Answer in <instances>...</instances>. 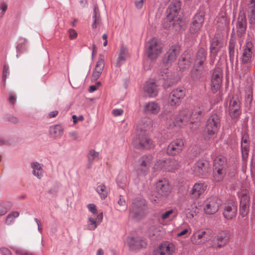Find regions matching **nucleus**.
Listing matches in <instances>:
<instances>
[{
	"mask_svg": "<svg viewBox=\"0 0 255 255\" xmlns=\"http://www.w3.org/2000/svg\"><path fill=\"white\" fill-rule=\"evenodd\" d=\"M180 8L181 3L179 1L176 0L169 5L166 10V17L163 22L165 28H172L178 31L184 29V22L179 14Z\"/></svg>",
	"mask_w": 255,
	"mask_h": 255,
	"instance_id": "f257e3e1",
	"label": "nucleus"
},
{
	"mask_svg": "<svg viewBox=\"0 0 255 255\" xmlns=\"http://www.w3.org/2000/svg\"><path fill=\"white\" fill-rule=\"evenodd\" d=\"M186 91L184 88H178L172 91L169 94L167 103L168 104L172 107L168 111L167 109H165L163 112L159 115L161 118L164 120H172L174 115V107L179 106L181 103V100L185 96Z\"/></svg>",
	"mask_w": 255,
	"mask_h": 255,
	"instance_id": "f03ea898",
	"label": "nucleus"
},
{
	"mask_svg": "<svg viewBox=\"0 0 255 255\" xmlns=\"http://www.w3.org/2000/svg\"><path fill=\"white\" fill-rule=\"evenodd\" d=\"M147 209V204L144 199L135 198L132 201L129 209V216L135 220H140L146 215Z\"/></svg>",
	"mask_w": 255,
	"mask_h": 255,
	"instance_id": "7ed1b4c3",
	"label": "nucleus"
},
{
	"mask_svg": "<svg viewBox=\"0 0 255 255\" xmlns=\"http://www.w3.org/2000/svg\"><path fill=\"white\" fill-rule=\"evenodd\" d=\"M220 127V118L217 114H213L209 117L204 130V138L210 140L214 138Z\"/></svg>",
	"mask_w": 255,
	"mask_h": 255,
	"instance_id": "20e7f679",
	"label": "nucleus"
},
{
	"mask_svg": "<svg viewBox=\"0 0 255 255\" xmlns=\"http://www.w3.org/2000/svg\"><path fill=\"white\" fill-rule=\"evenodd\" d=\"M147 57L151 60H156L161 54L163 47L159 40L152 38L145 45Z\"/></svg>",
	"mask_w": 255,
	"mask_h": 255,
	"instance_id": "39448f33",
	"label": "nucleus"
},
{
	"mask_svg": "<svg viewBox=\"0 0 255 255\" xmlns=\"http://www.w3.org/2000/svg\"><path fill=\"white\" fill-rule=\"evenodd\" d=\"M205 10L203 7H200L194 14L190 24L189 31L190 34L197 35L203 26L205 20Z\"/></svg>",
	"mask_w": 255,
	"mask_h": 255,
	"instance_id": "423d86ee",
	"label": "nucleus"
},
{
	"mask_svg": "<svg viewBox=\"0 0 255 255\" xmlns=\"http://www.w3.org/2000/svg\"><path fill=\"white\" fill-rule=\"evenodd\" d=\"M179 163L175 158L157 159L153 167L155 170H162L165 171L173 172L178 167Z\"/></svg>",
	"mask_w": 255,
	"mask_h": 255,
	"instance_id": "0eeeda50",
	"label": "nucleus"
},
{
	"mask_svg": "<svg viewBox=\"0 0 255 255\" xmlns=\"http://www.w3.org/2000/svg\"><path fill=\"white\" fill-rule=\"evenodd\" d=\"M180 48L177 44H174L169 47L168 50L163 57V64L167 66L174 62L179 55Z\"/></svg>",
	"mask_w": 255,
	"mask_h": 255,
	"instance_id": "6e6552de",
	"label": "nucleus"
},
{
	"mask_svg": "<svg viewBox=\"0 0 255 255\" xmlns=\"http://www.w3.org/2000/svg\"><path fill=\"white\" fill-rule=\"evenodd\" d=\"M175 251V246L172 243L165 241L154 250L153 255H173Z\"/></svg>",
	"mask_w": 255,
	"mask_h": 255,
	"instance_id": "1a4fd4ad",
	"label": "nucleus"
},
{
	"mask_svg": "<svg viewBox=\"0 0 255 255\" xmlns=\"http://www.w3.org/2000/svg\"><path fill=\"white\" fill-rule=\"evenodd\" d=\"M253 56V44L251 41H247L244 46L243 52L241 58L242 65L247 70L250 68V64Z\"/></svg>",
	"mask_w": 255,
	"mask_h": 255,
	"instance_id": "9d476101",
	"label": "nucleus"
},
{
	"mask_svg": "<svg viewBox=\"0 0 255 255\" xmlns=\"http://www.w3.org/2000/svg\"><path fill=\"white\" fill-rule=\"evenodd\" d=\"M135 147L139 149H150L154 147L152 141L147 136V134L135 135L132 140Z\"/></svg>",
	"mask_w": 255,
	"mask_h": 255,
	"instance_id": "9b49d317",
	"label": "nucleus"
},
{
	"mask_svg": "<svg viewBox=\"0 0 255 255\" xmlns=\"http://www.w3.org/2000/svg\"><path fill=\"white\" fill-rule=\"evenodd\" d=\"M221 205L222 201L218 198L210 197L205 202L204 211L207 214H214L218 211Z\"/></svg>",
	"mask_w": 255,
	"mask_h": 255,
	"instance_id": "f8f14e48",
	"label": "nucleus"
},
{
	"mask_svg": "<svg viewBox=\"0 0 255 255\" xmlns=\"http://www.w3.org/2000/svg\"><path fill=\"white\" fill-rule=\"evenodd\" d=\"M152 160L153 157L151 155L143 156L138 159L137 172L139 175H145L147 174Z\"/></svg>",
	"mask_w": 255,
	"mask_h": 255,
	"instance_id": "ddd939ff",
	"label": "nucleus"
},
{
	"mask_svg": "<svg viewBox=\"0 0 255 255\" xmlns=\"http://www.w3.org/2000/svg\"><path fill=\"white\" fill-rule=\"evenodd\" d=\"M210 239L209 233L201 229L194 233L190 238V241L194 245H203Z\"/></svg>",
	"mask_w": 255,
	"mask_h": 255,
	"instance_id": "4468645a",
	"label": "nucleus"
},
{
	"mask_svg": "<svg viewBox=\"0 0 255 255\" xmlns=\"http://www.w3.org/2000/svg\"><path fill=\"white\" fill-rule=\"evenodd\" d=\"M223 73L219 68H216L211 79V90L213 93H217L220 89L222 82Z\"/></svg>",
	"mask_w": 255,
	"mask_h": 255,
	"instance_id": "2eb2a0df",
	"label": "nucleus"
},
{
	"mask_svg": "<svg viewBox=\"0 0 255 255\" xmlns=\"http://www.w3.org/2000/svg\"><path fill=\"white\" fill-rule=\"evenodd\" d=\"M152 127V122L150 119L146 117L142 119L136 125L135 135L147 134Z\"/></svg>",
	"mask_w": 255,
	"mask_h": 255,
	"instance_id": "dca6fc26",
	"label": "nucleus"
},
{
	"mask_svg": "<svg viewBox=\"0 0 255 255\" xmlns=\"http://www.w3.org/2000/svg\"><path fill=\"white\" fill-rule=\"evenodd\" d=\"M127 244L131 251L139 250L145 248L147 245L145 240L139 237L127 238Z\"/></svg>",
	"mask_w": 255,
	"mask_h": 255,
	"instance_id": "f3484780",
	"label": "nucleus"
},
{
	"mask_svg": "<svg viewBox=\"0 0 255 255\" xmlns=\"http://www.w3.org/2000/svg\"><path fill=\"white\" fill-rule=\"evenodd\" d=\"M184 145L181 139H176L170 143L167 148V153L171 156L179 154L182 150Z\"/></svg>",
	"mask_w": 255,
	"mask_h": 255,
	"instance_id": "a211bd4d",
	"label": "nucleus"
},
{
	"mask_svg": "<svg viewBox=\"0 0 255 255\" xmlns=\"http://www.w3.org/2000/svg\"><path fill=\"white\" fill-rule=\"evenodd\" d=\"M237 213V206L232 201L224 204L223 216L227 220H231L235 218Z\"/></svg>",
	"mask_w": 255,
	"mask_h": 255,
	"instance_id": "6ab92c4d",
	"label": "nucleus"
},
{
	"mask_svg": "<svg viewBox=\"0 0 255 255\" xmlns=\"http://www.w3.org/2000/svg\"><path fill=\"white\" fill-rule=\"evenodd\" d=\"M229 114L232 119L237 118L241 114L240 103L237 96L230 99L229 107Z\"/></svg>",
	"mask_w": 255,
	"mask_h": 255,
	"instance_id": "aec40b11",
	"label": "nucleus"
},
{
	"mask_svg": "<svg viewBox=\"0 0 255 255\" xmlns=\"http://www.w3.org/2000/svg\"><path fill=\"white\" fill-rule=\"evenodd\" d=\"M211 109V107L209 102L206 101L199 103L193 111L195 115L194 118L196 119L197 121H199L201 117L209 111Z\"/></svg>",
	"mask_w": 255,
	"mask_h": 255,
	"instance_id": "412c9836",
	"label": "nucleus"
},
{
	"mask_svg": "<svg viewBox=\"0 0 255 255\" xmlns=\"http://www.w3.org/2000/svg\"><path fill=\"white\" fill-rule=\"evenodd\" d=\"M229 239V233L226 231H222L218 233L215 239L212 247L216 248H221L226 244Z\"/></svg>",
	"mask_w": 255,
	"mask_h": 255,
	"instance_id": "4be33fe9",
	"label": "nucleus"
},
{
	"mask_svg": "<svg viewBox=\"0 0 255 255\" xmlns=\"http://www.w3.org/2000/svg\"><path fill=\"white\" fill-rule=\"evenodd\" d=\"M208 167L209 165L207 161L202 159L199 160L193 167L194 173L197 176L203 175L208 172Z\"/></svg>",
	"mask_w": 255,
	"mask_h": 255,
	"instance_id": "5701e85b",
	"label": "nucleus"
},
{
	"mask_svg": "<svg viewBox=\"0 0 255 255\" xmlns=\"http://www.w3.org/2000/svg\"><path fill=\"white\" fill-rule=\"evenodd\" d=\"M156 190L158 195L161 196H166L170 192L169 185L166 180L158 181L156 183Z\"/></svg>",
	"mask_w": 255,
	"mask_h": 255,
	"instance_id": "b1692460",
	"label": "nucleus"
},
{
	"mask_svg": "<svg viewBox=\"0 0 255 255\" xmlns=\"http://www.w3.org/2000/svg\"><path fill=\"white\" fill-rule=\"evenodd\" d=\"M206 189V186L203 183H196L193 186L190 192L192 198L197 199L202 195Z\"/></svg>",
	"mask_w": 255,
	"mask_h": 255,
	"instance_id": "393cba45",
	"label": "nucleus"
},
{
	"mask_svg": "<svg viewBox=\"0 0 255 255\" xmlns=\"http://www.w3.org/2000/svg\"><path fill=\"white\" fill-rule=\"evenodd\" d=\"M207 52L204 48H200L197 52L194 65L196 67H204V63L205 62L207 58Z\"/></svg>",
	"mask_w": 255,
	"mask_h": 255,
	"instance_id": "a878e982",
	"label": "nucleus"
},
{
	"mask_svg": "<svg viewBox=\"0 0 255 255\" xmlns=\"http://www.w3.org/2000/svg\"><path fill=\"white\" fill-rule=\"evenodd\" d=\"M144 91L149 97H155L158 92V87L156 83L152 81H147L144 86Z\"/></svg>",
	"mask_w": 255,
	"mask_h": 255,
	"instance_id": "bb28decb",
	"label": "nucleus"
},
{
	"mask_svg": "<svg viewBox=\"0 0 255 255\" xmlns=\"http://www.w3.org/2000/svg\"><path fill=\"white\" fill-rule=\"evenodd\" d=\"M105 67V61L104 59L100 56L96 63L95 68L93 71L92 80H97L101 76Z\"/></svg>",
	"mask_w": 255,
	"mask_h": 255,
	"instance_id": "cd10ccee",
	"label": "nucleus"
},
{
	"mask_svg": "<svg viewBox=\"0 0 255 255\" xmlns=\"http://www.w3.org/2000/svg\"><path fill=\"white\" fill-rule=\"evenodd\" d=\"M160 110L159 105L155 102L146 103L144 106V111L147 114L157 115Z\"/></svg>",
	"mask_w": 255,
	"mask_h": 255,
	"instance_id": "c85d7f7f",
	"label": "nucleus"
},
{
	"mask_svg": "<svg viewBox=\"0 0 255 255\" xmlns=\"http://www.w3.org/2000/svg\"><path fill=\"white\" fill-rule=\"evenodd\" d=\"M32 168V174L39 179H40L43 175V165L38 162H33L30 164Z\"/></svg>",
	"mask_w": 255,
	"mask_h": 255,
	"instance_id": "c756f323",
	"label": "nucleus"
},
{
	"mask_svg": "<svg viewBox=\"0 0 255 255\" xmlns=\"http://www.w3.org/2000/svg\"><path fill=\"white\" fill-rule=\"evenodd\" d=\"M204 67H196L193 65L190 72V77L193 81H198L203 77Z\"/></svg>",
	"mask_w": 255,
	"mask_h": 255,
	"instance_id": "7c9ffc66",
	"label": "nucleus"
},
{
	"mask_svg": "<svg viewBox=\"0 0 255 255\" xmlns=\"http://www.w3.org/2000/svg\"><path fill=\"white\" fill-rule=\"evenodd\" d=\"M191 63V55L188 53H185L181 56L179 60V66L183 70L188 68Z\"/></svg>",
	"mask_w": 255,
	"mask_h": 255,
	"instance_id": "2f4dec72",
	"label": "nucleus"
},
{
	"mask_svg": "<svg viewBox=\"0 0 255 255\" xmlns=\"http://www.w3.org/2000/svg\"><path fill=\"white\" fill-rule=\"evenodd\" d=\"M222 47L221 40L215 37L210 45V56L215 58L218 52Z\"/></svg>",
	"mask_w": 255,
	"mask_h": 255,
	"instance_id": "473e14b6",
	"label": "nucleus"
},
{
	"mask_svg": "<svg viewBox=\"0 0 255 255\" xmlns=\"http://www.w3.org/2000/svg\"><path fill=\"white\" fill-rule=\"evenodd\" d=\"M49 133L55 138H60L63 133V128L60 125H55L50 127Z\"/></svg>",
	"mask_w": 255,
	"mask_h": 255,
	"instance_id": "72a5a7b5",
	"label": "nucleus"
},
{
	"mask_svg": "<svg viewBox=\"0 0 255 255\" xmlns=\"http://www.w3.org/2000/svg\"><path fill=\"white\" fill-rule=\"evenodd\" d=\"M213 168L226 170V158L222 156L217 157L214 161Z\"/></svg>",
	"mask_w": 255,
	"mask_h": 255,
	"instance_id": "f704fd0d",
	"label": "nucleus"
},
{
	"mask_svg": "<svg viewBox=\"0 0 255 255\" xmlns=\"http://www.w3.org/2000/svg\"><path fill=\"white\" fill-rule=\"evenodd\" d=\"M128 57V50L124 47H121L120 50L119 54L116 63L117 67H120L126 61Z\"/></svg>",
	"mask_w": 255,
	"mask_h": 255,
	"instance_id": "c9c22d12",
	"label": "nucleus"
},
{
	"mask_svg": "<svg viewBox=\"0 0 255 255\" xmlns=\"http://www.w3.org/2000/svg\"><path fill=\"white\" fill-rule=\"evenodd\" d=\"M179 115L183 119H186L188 123H194L197 121L196 119L194 118L195 115L193 111L186 109L181 111Z\"/></svg>",
	"mask_w": 255,
	"mask_h": 255,
	"instance_id": "e433bc0d",
	"label": "nucleus"
},
{
	"mask_svg": "<svg viewBox=\"0 0 255 255\" xmlns=\"http://www.w3.org/2000/svg\"><path fill=\"white\" fill-rule=\"evenodd\" d=\"M248 8L250 23L254 24L255 23V0H250Z\"/></svg>",
	"mask_w": 255,
	"mask_h": 255,
	"instance_id": "4c0bfd02",
	"label": "nucleus"
},
{
	"mask_svg": "<svg viewBox=\"0 0 255 255\" xmlns=\"http://www.w3.org/2000/svg\"><path fill=\"white\" fill-rule=\"evenodd\" d=\"M226 174V170L213 168V178L216 182L222 181Z\"/></svg>",
	"mask_w": 255,
	"mask_h": 255,
	"instance_id": "58836bf2",
	"label": "nucleus"
},
{
	"mask_svg": "<svg viewBox=\"0 0 255 255\" xmlns=\"http://www.w3.org/2000/svg\"><path fill=\"white\" fill-rule=\"evenodd\" d=\"M93 23L92 25L93 28H96L100 23V12L98 6L97 4L95 5L93 15Z\"/></svg>",
	"mask_w": 255,
	"mask_h": 255,
	"instance_id": "ea45409f",
	"label": "nucleus"
},
{
	"mask_svg": "<svg viewBox=\"0 0 255 255\" xmlns=\"http://www.w3.org/2000/svg\"><path fill=\"white\" fill-rule=\"evenodd\" d=\"M96 190L102 199H104L107 197L108 189L105 185L101 184L98 185Z\"/></svg>",
	"mask_w": 255,
	"mask_h": 255,
	"instance_id": "a19ab883",
	"label": "nucleus"
},
{
	"mask_svg": "<svg viewBox=\"0 0 255 255\" xmlns=\"http://www.w3.org/2000/svg\"><path fill=\"white\" fill-rule=\"evenodd\" d=\"M246 18L245 16H240L237 23L238 30L241 33L244 32L246 29Z\"/></svg>",
	"mask_w": 255,
	"mask_h": 255,
	"instance_id": "79ce46f5",
	"label": "nucleus"
},
{
	"mask_svg": "<svg viewBox=\"0 0 255 255\" xmlns=\"http://www.w3.org/2000/svg\"><path fill=\"white\" fill-rule=\"evenodd\" d=\"M10 207L11 205L9 202H0V217L4 215Z\"/></svg>",
	"mask_w": 255,
	"mask_h": 255,
	"instance_id": "37998d69",
	"label": "nucleus"
},
{
	"mask_svg": "<svg viewBox=\"0 0 255 255\" xmlns=\"http://www.w3.org/2000/svg\"><path fill=\"white\" fill-rule=\"evenodd\" d=\"M127 178L125 174L120 173L119 174L117 182L118 186L122 189H124L126 186Z\"/></svg>",
	"mask_w": 255,
	"mask_h": 255,
	"instance_id": "c03bdc74",
	"label": "nucleus"
},
{
	"mask_svg": "<svg viewBox=\"0 0 255 255\" xmlns=\"http://www.w3.org/2000/svg\"><path fill=\"white\" fill-rule=\"evenodd\" d=\"M241 151L242 155V159L243 161L246 162L247 160L249 152V144H241Z\"/></svg>",
	"mask_w": 255,
	"mask_h": 255,
	"instance_id": "a18cd8bd",
	"label": "nucleus"
},
{
	"mask_svg": "<svg viewBox=\"0 0 255 255\" xmlns=\"http://www.w3.org/2000/svg\"><path fill=\"white\" fill-rule=\"evenodd\" d=\"M248 193L249 192L247 190H244L241 192L240 204L249 205L250 198Z\"/></svg>",
	"mask_w": 255,
	"mask_h": 255,
	"instance_id": "49530a36",
	"label": "nucleus"
},
{
	"mask_svg": "<svg viewBox=\"0 0 255 255\" xmlns=\"http://www.w3.org/2000/svg\"><path fill=\"white\" fill-rule=\"evenodd\" d=\"M99 155V152L93 149H90L87 155L89 164H92L94 159L98 158Z\"/></svg>",
	"mask_w": 255,
	"mask_h": 255,
	"instance_id": "de8ad7c7",
	"label": "nucleus"
},
{
	"mask_svg": "<svg viewBox=\"0 0 255 255\" xmlns=\"http://www.w3.org/2000/svg\"><path fill=\"white\" fill-rule=\"evenodd\" d=\"M165 71L161 72V76L163 80L167 82L168 86L173 83L172 78L170 77V73L168 71L167 69L165 70Z\"/></svg>",
	"mask_w": 255,
	"mask_h": 255,
	"instance_id": "09e8293b",
	"label": "nucleus"
},
{
	"mask_svg": "<svg viewBox=\"0 0 255 255\" xmlns=\"http://www.w3.org/2000/svg\"><path fill=\"white\" fill-rule=\"evenodd\" d=\"M19 213L17 212H12L10 213L6 217L5 219V223L7 225L11 224L14 221V219L17 218Z\"/></svg>",
	"mask_w": 255,
	"mask_h": 255,
	"instance_id": "8fccbe9b",
	"label": "nucleus"
},
{
	"mask_svg": "<svg viewBox=\"0 0 255 255\" xmlns=\"http://www.w3.org/2000/svg\"><path fill=\"white\" fill-rule=\"evenodd\" d=\"M88 224L87 225V229L91 231L95 230L98 226V222L96 219L92 217H88Z\"/></svg>",
	"mask_w": 255,
	"mask_h": 255,
	"instance_id": "3c124183",
	"label": "nucleus"
},
{
	"mask_svg": "<svg viewBox=\"0 0 255 255\" xmlns=\"http://www.w3.org/2000/svg\"><path fill=\"white\" fill-rule=\"evenodd\" d=\"M235 42L234 41H230L229 45V53L231 62H233L235 56Z\"/></svg>",
	"mask_w": 255,
	"mask_h": 255,
	"instance_id": "603ef678",
	"label": "nucleus"
},
{
	"mask_svg": "<svg viewBox=\"0 0 255 255\" xmlns=\"http://www.w3.org/2000/svg\"><path fill=\"white\" fill-rule=\"evenodd\" d=\"M186 120V119H183L178 115L174 121V125L178 127H182L188 123Z\"/></svg>",
	"mask_w": 255,
	"mask_h": 255,
	"instance_id": "864d4df0",
	"label": "nucleus"
},
{
	"mask_svg": "<svg viewBox=\"0 0 255 255\" xmlns=\"http://www.w3.org/2000/svg\"><path fill=\"white\" fill-rule=\"evenodd\" d=\"M173 213V210L172 209L166 211L164 212L161 213L160 215V218H159L158 220L160 222L162 223L161 220L165 221L167 219H169L171 216V215Z\"/></svg>",
	"mask_w": 255,
	"mask_h": 255,
	"instance_id": "5fc2aeb1",
	"label": "nucleus"
},
{
	"mask_svg": "<svg viewBox=\"0 0 255 255\" xmlns=\"http://www.w3.org/2000/svg\"><path fill=\"white\" fill-rule=\"evenodd\" d=\"M249 205L240 204V214L242 217H245L249 212Z\"/></svg>",
	"mask_w": 255,
	"mask_h": 255,
	"instance_id": "6e6d98bb",
	"label": "nucleus"
},
{
	"mask_svg": "<svg viewBox=\"0 0 255 255\" xmlns=\"http://www.w3.org/2000/svg\"><path fill=\"white\" fill-rule=\"evenodd\" d=\"M14 250L16 255H34L32 253L20 248H15Z\"/></svg>",
	"mask_w": 255,
	"mask_h": 255,
	"instance_id": "4d7b16f0",
	"label": "nucleus"
},
{
	"mask_svg": "<svg viewBox=\"0 0 255 255\" xmlns=\"http://www.w3.org/2000/svg\"><path fill=\"white\" fill-rule=\"evenodd\" d=\"M88 210L93 214L96 215L97 214V210L96 205L94 204H89L87 205Z\"/></svg>",
	"mask_w": 255,
	"mask_h": 255,
	"instance_id": "13d9d810",
	"label": "nucleus"
},
{
	"mask_svg": "<svg viewBox=\"0 0 255 255\" xmlns=\"http://www.w3.org/2000/svg\"><path fill=\"white\" fill-rule=\"evenodd\" d=\"M123 113L124 110L122 109H115L112 111V114L115 117L121 116Z\"/></svg>",
	"mask_w": 255,
	"mask_h": 255,
	"instance_id": "bf43d9fd",
	"label": "nucleus"
},
{
	"mask_svg": "<svg viewBox=\"0 0 255 255\" xmlns=\"http://www.w3.org/2000/svg\"><path fill=\"white\" fill-rule=\"evenodd\" d=\"M0 252L2 255H12L11 251L5 247L1 248Z\"/></svg>",
	"mask_w": 255,
	"mask_h": 255,
	"instance_id": "052dcab7",
	"label": "nucleus"
},
{
	"mask_svg": "<svg viewBox=\"0 0 255 255\" xmlns=\"http://www.w3.org/2000/svg\"><path fill=\"white\" fill-rule=\"evenodd\" d=\"M58 185L53 186L49 190V194H51L53 196L56 195L58 192Z\"/></svg>",
	"mask_w": 255,
	"mask_h": 255,
	"instance_id": "680f3d73",
	"label": "nucleus"
},
{
	"mask_svg": "<svg viewBox=\"0 0 255 255\" xmlns=\"http://www.w3.org/2000/svg\"><path fill=\"white\" fill-rule=\"evenodd\" d=\"M8 74H9L8 68L6 65H4L3 66V73H2L3 80L5 81L6 80Z\"/></svg>",
	"mask_w": 255,
	"mask_h": 255,
	"instance_id": "e2e57ef3",
	"label": "nucleus"
},
{
	"mask_svg": "<svg viewBox=\"0 0 255 255\" xmlns=\"http://www.w3.org/2000/svg\"><path fill=\"white\" fill-rule=\"evenodd\" d=\"M69 34V37L71 39H74L77 36V32L73 29H70L68 31Z\"/></svg>",
	"mask_w": 255,
	"mask_h": 255,
	"instance_id": "0e129e2a",
	"label": "nucleus"
},
{
	"mask_svg": "<svg viewBox=\"0 0 255 255\" xmlns=\"http://www.w3.org/2000/svg\"><path fill=\"white\" fill-rule=\"evenodd\" d=\"M134 3L136 8L140 9L143 6V0H135Z\"/></svg>",
	"mask_w": 255,
	"mask_h": 255,
	"instance_id": "69168bd1",
	"label": "nucleus"
},
{
	"mask_svg": "<svg viewBox=\"0 0 255 255\" xmlns=\"http://www.w3.org/2000/svg\"><path fill=\"white\" fill-rule=\"evenodd\" d=\"M118 203L121 207H124L125 208L127 207L126 201L124 199H123L122 197V196H120V198L118 201Z\"/></svg>",
	"mask_w": 255,
	"mask_h": 255,
	"instance_id": "338daca9",
	"label": "nucleus"
},
{
	"mask_svg": "<svg viewBox=\"0 0 255 255\" xmlns=\"http://www.w3.org/2000/svg\"><path fill=\"white\" fill-rule=\"evenodd\" d=\"M249 136L247 134H244L242 135V140H241V144H249Z\"/></svg>",
	"mask_w": 255,
	"mask_h": 255,
	"instance_id": "774afa93",
	"label": "nucleus"
}]
</instances>
